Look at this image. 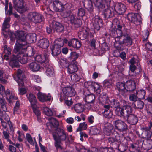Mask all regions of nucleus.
Returning a JSON list of instances; mask_svg holds the SVG:
<instances>
[{
    "label": "nucleus",
    "instance_id": "79ce46f5",
    "mask_svg": "<svg viewBox=\"0 0 152 152\" xmlns=\"http://www.w3.org/2000/svg\"><path fill=\"white\" fill-rule=\"evenodd\" d=\"M44 113L48 116H51L53 115V113L51 110L48 107H43Z\"/></svg>",
    "mask_w": 152,
    "mask_h": 152
},
{
    "label": "nucleus",
    "instance_id": "ea45409f",
    "mask_svg": "<svg viewBox=\"0 0 152 152\" xmlns=\"http://www.w3.org/2000/svg\"><path fill=\"white\" fill-rule=\"evenodd\" d=\"M137 99H145L146 94V91L145 90L140 89L137 91L136 93Z\"/></svg>",
    "mask_w": 152,
    "mask_h": 152
},
{
    "label": "nucleus",
    "instance_id": "680f3d73",
    "mask_svg": "<svg viewBox=\"0 0 152 152\" xmlns=\"http://www.w3.org/2000/svg\"><path fill=\"white\" fill-rule=\"evenodd\" d=\"M32 78L35 81L38 83H39L41 81V78L38 75H34L32 76Z\"/></svg>",
    "mask_w": 152,
    "mask_h": 152
},
{
    "label": "nucleus",
    "instance_id": "58836bf2",
    "mask_svg": "<svg viewBox=\"0 0 152 152\" xmlns=\"http://www.w3.org/2000/svg\"><path fill=\"white\" fill-rule=\"evenodd\" d=\"M95 99L94 95L92 94L86 96L84 98L85 102L88 104L93 103L95 101Z\"/></svg>",
    "mask_w": 152,
    "mask_h": 152
},
{
    "label": "nucleus",
    "instance_id": "09e8293b",
    "mask_svg": "<svg viewBox=\"0 0 152 152\" xmlns=\"http://www.w3.org/2000/svg\"><path fill=\"white\" fill-rule=\"evenodd\" d=\"M79 56V54L75 52H72L70 53V58L72 61H74L77 59L78 58Z\"/></svg>",
    "mask_w": 152,
    "mask_h": 152
},
{
    "label": "nucleus",
    "instance_id": "864d4df0",
    "mask_svg": "<svg viewBox=\"0 0 152 152\" xmlns=\"http://www.w3.org/2000/svg\"><path fill=\"white\" fill-rule=\"evenodd\" d=\"M149 35V31L147 30H145L142 32V36L143 41L146 40Z\"/></svg>",
    "mask_w": 152,
    "mask_h": 152
},
{
    "label": "nucleus",
    "instance_id": "c03bdc74",
    "mask_svg": "<svg viewBox=\"0 0 152 152\" xmlns=\"http://www.w3.org/2000/svg\"><path fill=\"white\" fill-rule=\"evenodd\" d=\"M46 75L48 77L53 76L54 75V69L53 67L50 66L46 70Z\"/></svg>",
    "mask_w": 152,
    "mask_h": 152
},
{
    "label": "nucleus",
    "instance_id": "6e6d98bb",
    "mask_svg": "<svg viewBox=\"0 0 152 152\" xmlns=\"http://www.w3.org/2000/svg\"><path fill=\"white\" fill-rule=\"evenodd\" d=\"M137 96L136 94H131L129 96V99L131 101L135 102L137 100Z\"/></svg>",
    "mask_w": 152,
    "mask_h": 152
},
{
    "label": "nucleus",
    "instance_id": "4be33fe9",
    "mask_svg": "<svg viewBox=\"0 0 152 152\" xmlns=\"http://www.w3.org/2000/svg\"><path fill=\"white\" fill-rule=\"evenodd\" d=\"M35 59L36 61L41 63H45L47 65L49 64L48 56H45L44 55H38L35 57Z\"/></svg>",
    "mask_w": 152,
    "mask_h": 152
},
{
    "label": "nucleus",
    "instance_id": "a211bd4d",
    "mask_svg": "<svg viewBox=\"0 0 152 152\" xmlns=\"http://www.w3.org/2000/svg\"><path fill=\"white\" fill-rule=\"evenodd\" d=\"M92 23L94 28L97 30H99L100 27L103 25L102 19L98 16L93 18Z\"/></svg>",
    "mask_w": 152,
    "mask_h": 152
},
{
    "label": "nucleus",
    "instance_id": "c756f323",
    "mask_svg": "<svg viewBox=\"0 0 152 152\" xmlns=\"http://www.w3.org/2000/svg\"><path fill=\"white\" fill-rule=\"evenodd\" d=\"M142 146L147 150L152 148V140L150 139H145L142 142Z\"/></svg>",
    "mask_w": 152,
    "mask_h": 152
},
{
    "label": "nucleus",
    "instance_id": "f3484780",
    "mask_svg": "<svg viewBox=\"0 0 152 152\" xmlns=\"http://www.w3.org/2000/svg\"><path fill=\"white\" fill-rule=\"evenodd\" d=\"M92 1L95 6L100 11L105 8V1L108 4H110V0H92Z\"/></svg>",
    "mask_w": 152,
    "mask_h": 152
},
{
    "label": "nucleus",
    "instance_id": "7ed1b4c3",
    "mask_svg": "<svg viewBox=\"0 0 152 152\" xmlns=\"http://www.w3.org/2000/svg\"><path fill=\"white\" fill-rule=\"evenodd\" d=\"M121 40H119L118 41L114 43V46L117 50L119 51L122 50L124 48L122 47L121 45L122 44H125L126 45H131L132 44V40L129 35L127 34H124Z\"/></svg>",
    "mask_w": 152,
    "mask_h": 152
},
{
    "label": "nucleus",
    "instance_id": "338daca9",
    "mask_svg": "<svg viewBox=\"0 0 152 152\" xmlns=\"http://www.w3.org/2000/svg\"><path fill=\"white\" fill-rule=\"evenodd\" d=\"M145 134L146 135L145 137L149 139V138L151 137L152 133L150 131V130L148 129V130L145 132Z\"/></svg>",
    "mask_w": 152,
    "mask_h": 152
},
{
    "label": "nucleus",
    "instance_id": "473e14b6",
    "mask_svg": "<svg viewBox=\"0 0 152 152\" xmlns=\"http://www.w3.org/2000/svg\"><path fill=\"white\" fill-rule=\"evenodd\" d=\"M27 97L31 105V107H34L37 103V102L34 95L30 93L28 96H27Z\"/></svg>",
    "mask_w": 152,
    "mask_h": 152
},
{
    "label": "nucleus",
    "instance_id": "8fccbe9b",
    "mask_svg": "<svg viewBox=\"0 0 152 152\" xmlns=\"http://www.w3.org/2000/svg\"><path fill=\"white\" fill-rule=\"evenodd\" d=\"M71 80L73 81L77 82L80 79V77L75 73L72 74L71 76Z\"/></svg>",
    "mask_w": 152,
    "mask_h": 152
},
{
    "label": "nucleus",
    "instance_id": "a878e982",
    "mask_svg": "<svg viewBox=\"0 0 152 152\" xmlns=\"http://www.w3.org/2000/svg\"><path fill=\"white\" fill-rule=\"evenodd\" d=\"M103 13L104 17L106 18H109L113 16L115 13L114 10L112 7H110L103 11Z\"/></svg>",
    "mask_w": 152,
    "mask_h": 152
},
{
    "label": "nucleus",
    "instance_id": "dca6fc26",
    "mask_svg": "<svg viewBox=\"0 0 152 152\" xmlns=\"http://www.w3.org/2000/svg\"><path fill=\"white\" fill-rule=\"evenodd\" d=\"M69 14V16H68L67 18L71 23L75 25L76 27L80 26L82 24L81 20L77 18L72 13H70Z\"/></svg>",
    "mask_w": 152,
    "mask_h": 152
},
{
    "label": "nucleus",
    "instance_id": "20e7f679",
    "mask_svg": "<svg viewBox=\"0 0 152 152\" xmlns=\"http://www.w3.org/2000/svg\"><path fill=\"white\" fill-rule=\"evenodd\" d=\"M132 111L131 107L129 105H124L122 108L119 107L116 108L115 110V113L121 117H124V115H128Z\"/></svg>",
    "mask_w": 152,
    "mask_h": 152
},
{
    "label": "nucleus",
    "instance_id": "a18cd8bd",
    "mask_svg": "<svg viewBox=\"0 0 152 152\" xmlns=\"http://www.w3.org/2000/svg\"><path fill=\"white\" fill-rule=\"evenodd\" d=\"M87 125L86 122L80 123L79 124V127L77 130L78 131H81L82 130H85L87 129Z\"/></svg>",
    "mask_w": 152,
    "mask_h": 152
},
{
    "label": "nucleus",
    "instance_id": "a19ab883",
    "mask_svg": "<svg viewBox=\"0 0 152 152\" xmlns=\"http://www.w3.org/2000/svg\"><path fill=\"white\" fill-rule=\"evenodd\" d=\"M74 109L75 111L78 113L83 112L84 110V106L80 103L75 104L74 106Z\"/></svg>",
    "mask_w": 152,
    "mask_h": 152
},
{
    "label": "nucleus",
    "instance_id": "9b49d317",
    "mask_svg": "<svg viewBox=\"0 0 152 152\" xmlns=\"http://www.w3.org/2000/svg\"><path fill=\"white\" fill-rule=\"evenodd\" d=\"M52 135L53 137L54 135L58 140L62 141H65L68 135L64 130L60 128L58 129L56 133L53 132Z\"/></svg>",
    "mask_w": 152,
    "mask_h": 152
},
{
    "label": "nucleus",
    "instance_id": "72a5a7b5",
    "mask_svg": "<svg viewBox=\"0 0 152 152\" xmlns=\"http://www.w3.org/2000/svg\"><path fill=\"white\" fill-rule=\"evenodd\" d=\"M38 44L40 47L46 49L49 46V42L46 39H42L39 41Z\"/></svg>",
    "mask_w": 152,
    "mask_h": 152
},
{
    "label": "nucleus",
    "instance_id": "b1692460",
    "mask_svg": "<svg viewBox=\"0 0 152 152\" xmlns=\"http://www.w3.org/2000/svg\"><path fill=\"white\" fill-rule=\"evenodd\" d=\"M126 86V90L127 91H132L136 88L134 82L133 80H129L126 81L125 83Z\"/></svg>",
    "mask_w": 152,
    "mask_h": 152
},
{
    "label": "nucleus",
    "instance_id": "0e129e2a",
    "mask_svg": "<svg viewBox=\"0 0 152 152\" xmlns=\"http://www.w3.org/2000/svg\"><path fill=\"white\" fill-rule=\"evenodd\" d=\"M19 94L23 95L25 94L26 92V89L23 88H19Z\"/></svg>",
    "mask_w": 152,
    "mask_h": 152
},
{
    "label": "nucleus",
    "instance_id": "603ef678",
    "mask_svg": "<svg viewBox=\"0 0 152 152\" xmlns=\"http://www.w3.org/2000/svg\"><path fill=\"white\" fill-rule=\"evenodd\" d=\"M26 137L27 140L31 145H34V143L32 138L30 134L29 133H27L26 134Z\"/></svg>",
    "mask_w": 152,
    "mask_h": 152
},
{
    "label": "nucleus",
    "instance_id": "aec40b11",
    "mask_svg": "<svg viewBox=\"0 0 152 152\" xmlns=\"http://www.w3.org/2000/svg\"><path fill=\"white\" fill-rule=\"evenodd\" d=\"M113 126L110 123H106L104 125L103 129L104 133L107 136L111 135L113 129Z\"/></svg>",
    "mask_w": 152,
    "mask_h": 152
},
{
    "label": "nucleus",
    "instance_id": "ddd939ff",
    "mask_svg": "<svg viewBox=\"0 0 152 152\" xmlns=\"http://www.w3.org/2000/svg\"><path fill=\"white\" fill-rule=\"evenodd\" d=\"M16 76H13L14 80L17 82L19 86L20 87L23 86L25 76L20 69L18 70Z\"/></svg>",
    "mask_w": 152,
    "mask_h": 152
},
{
    "label": "nucleus",
    "instance_id": "9d476101",
    "mask_svg": "<svg viewBox=\"0 0 152 152\" xmlns=\"http://www.w3.org/2000/svg\"><path fill=\"white\" fill-rule=\"evenodd\" d=\"M128 20L136 25H140L141 23L142 18L141 16L137 14L129 13L127 15Z\"/></svg>",
    "mask_w": 152,
    "mask_h": 152
},
{
    "label": "nucleus",
    "instance_id": "393cba45",
    "mask_svg": "<svg viewBox=\"0 0 152 152\" xmlns=\"http://www.w3.org/2000/svg\"><path fill=\"white\" fill-rule=\"evenodd\" d=\"M68 45L69 46L78 48L81 47V44L78 40L75 39H73L68 42Z\"/></svg>",
    "mask_w": 152,
    "mask_h": 152
},
{
    "label": "nucleus",
    "instance_id": "c85d7f7f",
    "mask_svg": "<svg viewBox=\"0 0 152 152\" xmlns=\"http://www.w3.org/2000/svg\"><path fill=\"white\" fill-rule=\"evenodd\" d=\"M28 68L33 72H36L40 69V66L37 62H32L28 64Z\"/></svg>",
    "mask_w": 152,
    "mask_h": 152
},
{
    "label": "nucleus",
    "instance_id": "423d86ee",
    "mask_svg": "<svg viewBox=\"0 0 152 152\" xmlns=\"http://www.w3.org/2000/svg\"><path fill=\"white\" fill-rule=\"evenodd\" d=\"M63 94V97L61 96L60 98L61 102L63 101V99H66V97H71L74 96L76 93L75 89L71 87H67L64 88L62 90Z\"/></svg>",
    "mask_w": 152,
    "mask_h": 152
},
{
    "label": "nucleus",
    "instance_id": "e2e57ef3",
    "mask_svg": "<svg viewBox=\"0 0 152 152\" xmlns=\"http://www.w3.org/2000/svg\"><path fill=\"white\" fill-rule=\"evenodd\" d=\"M3 134L4 137V138L7 139V141H9L10 143H11V141L9 139L10 136L8 133L6 131H4L3 132Z\"/></svg>",
    "mask_w": 152,
    "mask_h": 152
},
{
    "label": "nucleus",
    "instance_id": "de8ad7c7",
    "mask_svg": "<svg viewBox=\"0 0 152 152\" xmlns=\"http://www.w3.org/2000/svg\"><path fill=\"white\" fill-rule=\"evenodd\" d=\"M100 129L95 127H93L91 129L90 132L91 134L92 135H96L99 134Z\"/></svg>",
    "mask_w": 152,
    "mask_h": 152
},
{
    "label": "nucleus",
    "instance_id": "4d7b16f0",
    "mask_svg": "<svg viewBox=\"0 0 152 152\" xmlns=\"http://www.w3.org/2000/svg\"><path fill=\"white\" fill-rule=\"evenodd\" d=\"M3 71L0 70V81L3 83H6L7 81L3 77Z\"/></svg>",
    "mask_w": 152,
    "mask_h": 152
},
{
    "label": "nucleus",
    "instance_id": "f704fd0d",
    "mask_svg": "<svg viewBox=\"0 0 152 152\" xmlns=\"http://www.w3.org/2000/svg\"><path fill=\"white\" fill-rule=\"evenodd\" d=\"M83 3L84 7H87L89 12L91 13L93 11V8L91 0H84Z\"/></svg>",
    "mask_w": 152,
    "mask_h": 152
},
{
    "label": "nucleus",
    "instance_id": "5fc2aeb1",
    "mask_svg": "<svg viewBox=\"0 0 152 152\" xmlns=\"http://www.w3.org/2000/svg\"><path fill=\"white\" fill-rule=\"evenodd\" d=\"M5 94L7 96V98H9L10 99H11L13 98L14 95L13 93H11V91L10 90L7 89Z\"/></svg>",
    "mask_w": 152,
    "mask_h": 152
},
{
    "label": "nucleus",
    "instance_id": "6e6552de",
    "mask_svg": "<svg viewBox=\"0 0 152 152\" xmlns=\"http://www.w3.org/2000/svg\"><path fill=\"white\" fill-rule=\"evenodd\" d=\"M63 67L67 69V72L69 74H71L77 72L78 69L77 64H69V63L66 61H64L62 63Z\"/></svg>",
    "mask_w": 152,
    "mask_h": 152
},
{
    "label": "nucleus",
    "instance_id": "0eeeda50",
    "mask_svg": "<svg viewBox=\"0 0 152 152\" xmlns=\"http://www.w3.org/2000/svg\"><path fill=\"white\" fill-rule=\"evenodd\" d=\"M27 18L32 22L35 23H40L42 21L41 15L36 12H30L28 15Z\"/></svg>",
    "mask_w": 152,
    "mask_h": 152
},
{
    "label": "nucleus",
    "instance_id": "37998d69",
    "mask_svg": "<svg viewBox=\"0 0 152 152\" xmlns=\"http://www.w3.org/2000/svg\"><path fill=\"white\" fill-rule=\"evenodd\" d=\"M101 102L104 103L109 104L110 101L109 100L108 97L106 94H104L100 98Z\"/></svg>",
    "mask_w": 152,
    "mask_h": 152
},
{
    "label": "nucleus",
    "instance_id": "4468645a",
    "mask_svg": "<svg viewBox=\"0 0 152 152\" xmlns=\"http://www.w3.org/2000/svg\"><path fill=\"white\" fill-rule=\"evenodd\" d=\"M113 124L115 128L120 132L126 131L127 129L126 124L121 120L115 121Z\"/></svg>",
    "mask_w": 152,
    "mask_h": 152
},
{
    "label": "nucleus",
    "instance_id": "3c124183",
    "mask_svg": "<svg viewBox=\"0 0 152 152\" xmlns=\"http://www.w3.org/2000/svg\"><path fill=\"white\" fill-rule=\"evenodd\" d=\"M144 103L143 102L140 100L138 101L136 104H135L136 107L139 109H142L144 107Z\"/></svg>",
    "mask_w": 152,
    "mask_h": 152
},
{
    "label": "nucleus",
    "instance_id": "052dcab7",
    "mask_svg": "<svg viewBox=\"0 0 152 152\" xmlns=\"http://www.w3.org/2000/svg\"><path fill=\"white\" fill-rule=\"evenodd\" d=\"M111 80H105L104 82V85L105 87L110 88L112 86Z\"/></svg>",
    "mask_w": 152,
    "mask_h": 152
},
{
    "label": "nucleus",
    "instance_id": "c9c22d12",
    "mask_svg": "<svg viewBox=\"0 0 152 152\" xmlns=\"http://www.w3.org/2000/svg\"><path fill=\"white\" fill-rule=\"evenodd\" d=\"M63 0H56L54 3L56 4L57 7H54V9L57 12H60L63 11L64 9V4L61 3V1Z\"/></svg>",
    "mask_w": 152,
    "mask_h": 152
},
{
    "label": "nucleus",
    "instance_id": "39448f33",
    "mask_svg": "<svg viewBox=\"0 0 152 152\" xmlns=\"http://www.w3.org/2000/svg\"><path fill=\"white\" fill-rule=\"evenodd\" d=\"M117 23L118 28L115 31H112V35L115 38L116 42H118L120 40H122V38L124 34H123L121 28L123 27L122 24L120 23V22L117 19L116 20Z\"/></svg>",
    "mask_w": 152,
    "mask_h": 152
},
{
    "label": "nucleus",
    "instance_id": "69168bd1",
    "mask_svg": "<svg viewBox=\"0 0 152 152\" xmlns=\"http://www.w3.org/2000/svg\"><path fill=\"white\" fill-rule=\"evenodd\" d=\"M111 105L113 107L116 108L117 107H119V103L117 101L114 100L111 102Z\"/></svg>",
    "mask_w": 152,
    "mask_h": 152
},
{
    "label": "nucleus",
    "instance_id": "7c9ffc66",
    "mask_svg": "<svg viewBox=\"0 0 152 152\" xmlns=\"http://www.w3.org/2000/svg\"><path fill=\"white\" fill-rule=\"evenodd\" d=\"M116 87L120 94L124 95V93L126 91L125 84L122 82H118L116 84Z\"/></svg>",
    "mask_w": 152,
    "mask_h": 152
},
{
    "label": "nucleus",
    "instance_id": "1a4fd4ad",
    "mask_svg": "<svg viewBox=\"0 0 152 152\" xmlns=\"http://www.w3.org/2000/svg\"><path fill=\"white\" fill-rule=\"evenodd\" d=\"M62 42H58L56 40L51 47L52 54L53 56H57L61 53V48L63 46Z\"/></svg>",
    "mask_w": 152,
    "mask_h": 152
},
{
    "label": "nucleus",
    "instance_id": "2eb2a0df",
    "mask_svg": "<svg viewBox=\"0 0 152 152\" xmlns=\"http://www.w3.org/2000/svg\"><path fill=\"white\" fill-rule=\"evenodd\" d=\"M113 8L115 13H117L120 15L124 13L126 9L125 5L121 3H115Z\"/></svg>",
    "mask_w": 152,
    "mask_h": 152
},
{
    "label": "nucleus",
    "instance_id": "13d9d810",
    "mask_svg": "<svg viewBox=\"0 0 152 152\" xmlns=\"http://www.w3.org/2000/svg\"><path fill=\"white\" fill-rule=\"evenodd\" d=\"M32 107L33 109L34 113H35L37 116L40 115V112L38 109V108L37 107V105H36L34 107Z\"/></svg>",
    "mask_w": 152,
    "mask_h": 152
},
{
    "label": "nucleus",
    "instance_id": "f8f14e48",
    "mask_svg": "<svg viewBox=\"0 0 152 152\" xmlns=\"http://www.w3.org/2000/svg\"><path fill=\"white\" fill-rule=\"evenodd\" d=\"M22 0H13L14 7L17 11L20 13H22L26 11L27 8L24 6Z\"/></svg>",
    "mask_w": 152,
    "mask_h": 152
},
{
    "label": "nucleus",
    "instance_id": "5701e85b",
    "mask_svg": "<svg viewBox=\"0 0 152 152\" xmlns=\"http://www.w3.org/2000/svg\"><path fill=\"white\" fill-rule=\"evenodd\" d=\"M58 121L55 118H51L49 119V122L46 123V125L48 129L53 127H56L58 125Z\"/></svg>",
    "mask_w": 152,
    "mask_h": 152
},
{
    "label": "nucleus",
    "instance_id": "6ab92c4d",
    "mask_svg": "<svg viewBox=\"0 0 152 152\" xmlns=\"http://www.w3.org/2000/svg\"><path fill=\"white\" fill-rule=\"evenodd\" d=\"M132 112L128 114V115L126 116V117L125 118L124 120L127 121L129 123L132 125H135L138 121L137 117L134 115L132 114Z\"/></svg>",
    "mask_w": 152,
    "mask_h": 152
},
{
    "label": "nucleus",
    "instance_id": "f257e3e1",
    "mask_svg": "<svg viewBox=\"0 0 152 152\" xmlns=\"http://www.w3.org/2000/svg\"><path fill=\"white\" fill-rule=\"evenodd\" d=\"M10 34L11 40L14 41L15 37L17 39L15 44V50L22 49L23 51H26L28 43H33L36 40V35L34 33L26 34L23 31H17L15 34L12 32Z\"/></svg>",
    "mask_w": 152,
    "mask_h": 152
},
{
    "label": "nucleus",
    "instance_id": "bf43d9fd",
    "mask_svg": "<svg viewBox=\"0 0 152 152\" xmlns=\"http://www.w3.org/2000/svg\"><path fill=\"white\" fill-rule=\"evenodd\" d=\"M85 11L84 9L81 8L79 9L78 11V16L80 17H83L85 14Z\"/></svg>",
    "mask_w": 152,
    "mask_h": 152
},
{
    "label": "nucleus",
    "instance_id": "412c9836",
    "mask_svg": "<svg viewBox=\"0 0 152 152\" xmlns=\"http://www.w3.org/2000/svg\"><path fill=\"white\" fill-rule=\"evenodd\" d=\"M37 97L39 100L42 102L49 101L52 99L51 96L49 94L46 95L45 94L40 92L38 93Z\"/></svg>",
    "mask_w": 152,
    "mask_h": 152
},
{
    "label": "nucleus",
    "instance_id": "cd10ccee",
    "mask_svg": "<svg viewBox=\"0 0 152 152\" xmlns=\"http://www.w3.org/2000/svg\"><path fill=\"white\" fill-rule=\"evenodd\" d=\"M10 20V18H6L5 19L3 24L2 33L5 37L7 36V32L8 31V30H7L6 29L10 27V25L8 23Z\"/></svg>",
    "mask_w": 152,
    "mask_h": 152
},
{
    "label": "nucleus",
    "instance_id": "4c0bfd02",
    "mask_svg": "<svg viewBox=\"0 0 152 152\" xmlns=\"http://www.w3.org/2000/svg\"><path fill=\"white\" fill-rule=\"evenodd\" d=\"M3 48H4V53L6 54L4 55L3 58L4 59L8 60L9 59V55L11 54V49L10 48H8L7 45H5Z\"/></svg>",
    "mask_w": 152,
    "mask_h": 152
},
{
    "label": "nucleus",
    "instance_id": "774afa93",
    "mask_svg": "<svg viewBox=\"0 0 152 152\" xmlns=\"http://www.w3.org/2000/svg\"><path fill=\"white\" fill-rule=\"evenodd\" d=\"M151 45V44L149 42L145 44V48L148 50L152 51Z\"/></svg>",
    "mask_w": 152,
    "mask_h": 152
},
{
    "label": "nucleus",
    "instance_id": "2f4dec72",
    "mask_svg": "<svg viewBox=\"0 0 152 152\" xmlns=\"http://www.w3.org/2000/svg\"><path fill=\"white\" fill-rule=\"evenodd\" d=\"M104 107L105 108L103 113L104 116L107 118H111L113 115V113L110 110H109L110 106L109 105H104Z\"/></svg>",
    "mask_w": 152,
    "mask_h": 152
},
{
    "label": "nucleus",
    "instance_id": "f03ea898",
    "mask_svg": "<svg viewBox=\"0 0 152 152\" xmlns=\"http://www.w3.org/2000/svg\"><path fill=\"white\" fill-rule=\"evenodd\" d=\"M14 51L15 52V54L13 55L10 62V65L12 68L18 67L19 66V62L22 64H25L27 62V56H30V55L27 54L26 51H24L23 52V50L22 49L15 50V47L14 48Z\"/></svg>",
    "mask_w": 152,
    "mask_h": 152
},
{
    "label": "nucleus",
    "instance_id": "bb28decb",
    "mask_svg": "<svg viewBox=\"0 0 152 152\" xmlns=\"http://www.w3.org/2000/svg\"><path fill=\"white\" fill-rule=\"evenodd\" d=\"M88 83L91 85L92 87L93 88L94 92H96L97 94H100L101 91L102 86L99 85L98 83L95 82H90Z\"/></svg>",
    "mask_w": 152,
    "mask_h": 152
},
{
    "label": "nucleus",
    "instance_id": "49530a36",
    "mask_svg": "<svg viewBox=\"0 0 152 152\" xmlns=\"http://www.w3.org/2000/svg\"><path fill=\"white\" fill-rule=\"evenodd\" d=\"M53 138L55 141L54 143L55 146L56 148L57 149H62V148L61 145V141L58 140L54 135V137Z\"/></svg>",
    "mask_w": 152,
    "mask_h": 152
},
{
    "label": "nucleus",
    "instance_id": "e433bc0d",
    "mask_svg": "<svg viewBox=\"0 0 152 152\" xmlns=\"http://www.w3.org/2000/svg\"><path fill=\"white\" fill-rule=\"evenodd\" d=\"M53 28L58 32H61L63 31L64 29L63 26L62 25L58 22H55L53 24Z\"/></svg>",
    "mask_w": 152,
    "mask_h": 152
}]
</instances>
